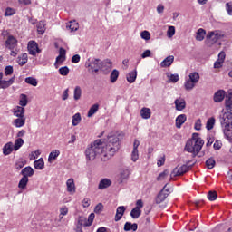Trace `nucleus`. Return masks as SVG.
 Returning <instances> with one entry per match:
<instances>
[{
	"instance_id": "1",
	"label": "nucleus",
	"mask_w": 232,
	"mask_h": 232,
	"mask_svg": "<svg viewBox=\"0 0 232 232\" xmlns=\"http://www.w3.org/2000/svg\"><path fill=\"white\" fill-rule=\"evenodd\" d=\"M121 149V140L117 135H111L107 137V141L104 142L102 140H96L94 142L91 143L86 150L85 157L87 160H95L97 155L113 157L117 151Z\"/></svg>"
},
{
	"instance_id": "2",
	"label": "nucleus",
	"mask_w": 232,
	"mask_h": 232,
	"mask_svg": "<svg viewBox=\"0 0 232 232\" xmlns=\"http://www.w3.org/2000/svg\"><path fill=\"white\" fill-rule=\"evenodd\" d=\"M106 63L102 62L101 59H88L85 62V68L89 72V73H97L99 70H104L106 68Z\"/></svg>"
},
{
	"instance_id": "3",
	"label": "nucleus",
	"mask_w": 232,
	"mask_h": 232,
	"mask_svg": "<svg viewBox=\"0 0 232 232\" xmlns=\"http://www.w3.org/2000/svg\"><path fill=\"white\" fill-rule=\"evenodd\" d=\"M204 146V140H197L196 141L188 140L185 145V150L188 153H192L194 157H197L198 153H200Z\"/></svg>"
},
{
	"instance_id": "4",
	"label": "nucleus",
	"mask_w": 232,
	"mask_h": 232,
	"mask_svg": "<svg viewBox=\"0 0 232 232\" xmlns=\"http://www.w3.org/2000/svg\"><path fill=\"white\" fill-rule=\"evenodd\" d=\"M191 161L187 162L186 164L180 166L179 169L175 168L171 174H170V179H173V177H180L182 175H184L185 173H188V171H189V169H191V168H193V166H195V163L191 164Z\"/></svg>"
},
{
	"instance_id": "5",
	"label": "nucleus",
	"mask_w": 232,
	"mask_h": 232,
	"mask_svg": "<svg viewBox=\"0 0 232 232\" xmlns=\"http://www.w3.org/2000/svg\"><path fill=\"white\" fill-rule=\"evenodd\" d=\"M218 39H220V34H215V32H209L207 34V38H206V43L207 44H209V43H211V44H215V43H217V41H218Z\"/></svg>"
},
{
	"instance_id": "6",
	"label": "nucleus",
	"mask_w": 232,
	"mask_h": 232,
	"mask_svg": "<svg viewBox=\"0 0 232 232\" xmlns=\"http://www.w3.org/2000/svg\"><path fill=\"white\" fill-rule=\"evenodd\" d=\"M28 52L30 55H35V53H39L41 50H39V46L37 45V43L35 41H30L28 43Z\"/></svg>"
},
{
	"instance_id": "7",
	"label": "nucleus",
	"mask_w": 232,
	"mask_h": 232,
	"mask_svg": "<svg viewBox=\"0 0 232 232\" xmlns=\"http://www.w3.org/2000/svg\"><path fill=\"white\" fill-rule=\"evenodd\" d=\"M20 175L25 179H29L33 175H35V170H34V168L27 166L24 169H22Z\"/></svg>"
},
{
	"instance_id": "8",
	"label": "nucleus",
	"mask_w": 232,
	"mask_h": 232,
	"mask_svg": "<svg viewBox=\"0 0 232 232\" xmlns=\"http://www.w3.org/2000/svg\"><path fill=\"white\" fill-rule=\"evenodd\" d=\"M14 82H15V75L11 77L7 81L6 80L0 81V88H2V90H6V88H10V86H12V84H14Z\"/></svg>"
},
{
	"instance_id": "9",
	"label": "nucleus",
	"mask_w": 232,
	"mask_h": 232,
	"mask_svg": "<svg viewBox=\"0 0 232 232\" xmlns=\"http://www.w3.org/2000/svg\"><path fill=\"white\" fill-rule=\"evenodd\" d=\"M174 104L176 106L177 111H182V110H186V100L183 98H178L174 101Z\"/></svg>"
},
{
	"instance_id": "10",
	"label": "nucleus",
	"mask_w": 232,
	"mask_h": 232,
	"mask_svg": "<svg viewBox=\"0 0 232 232\" xmlns=\"http://www.w3.org/2000/svg\"><path fill=\"white\" fill-rule=\"evenodd\" d=\"M226 98V91L224 90H218L214 93V102H222L224 99Z\"/></svg>"
},
{
	"instance_id": "11",
	"label": "nucleus",
	"mask_w": 232,
	"mask_h": 232,
	"mask_svg": "<svg viewBox=\"0 0 232 232\" xmlns=\"http://www.w3.org/2000/svg\"><path fill=\"white\" fill-rule=\"evenodd\" d=\"M125 212H126V207L124 206L118 207L116 209V215L114 217L115 222H119V220H121V218H122V217L124 216Z\"/></svg>"
},
{
	"instance_id": "12",
	"label": "nucleus",
	"mask_w": 232,
	"mask_h": 232,
	"mask_svg": "<svg viewBox=\"0 0 232 232\" xmlns=\"http://www.w3.org/2000/svg\"><path fill=\"white\" fill-rule=\"evenodd\" d=\"M5 44L9 50H14V46H17V39H15V37L13 35H9L5 41Z\"/></svg>"
},
{
	"instance_id": "13",
	"label": "nucleus",
	"mask_w": 232,
	"mask_h": 232,
	"mask_svg": "<svg viewBox=\"0 0 232 232\" xmlns=\"http://www.w3.org/2000/svg\"><path fill=\"white\" fill-rule=\"evenodd\" d=\"M111 186V179L105 178L99 182L98 189H106Z\"/></svg>"
},
{
	"instance_id": "14",
	"label": "nucleus",
	"mask_w": 232,
	"mask_h": 232,
	"mask_svg": "<svg viewBox=\"0 0 232 232\" xmlns=\"http://www.w3.org/2000/svg\"><path fill=\"white\" fill-rule=\"evenodd\" d=\"M225 104L227 106V110H228L229 111H232V89H229L227 91V95Z\"/></svg>"
},
{
	"instance_id": "15",
	"label": "nucleus",
	"mask_w": 232,
	"mask_h": 232,
	"mask_svg": "<svg viewBox=\"0 0 232 232\" xmlns=\"http://www.w3.org/2000/svg\"><path fill=\"white\" fill-rule=\"evenodd\" d=\"M25 111H26V110L24 109V107L16 106L14 109V117H17V118H24Z\"/></svg>"
},
{
	"instance_id": "16",
	"label": "nucleus",
	"mask_w": 232,
	"mask_h": 232,
	"mask_svg": "<svg viewBox=\"0 0 232 232\" xmlns=\"http://www.w3.org/2000/svg\"><path fill=\"white\" fill-rule=\"evenodd\" d=\"M188 121L186 114H180L176 118V128H182V124Z\"/></svg>"
},
{
	"instance_id": "17",
	"label": "nucleus",
	"mask_w": 232,
	"mask_h": 232,
	"mask_svg": "<svg viewBox=\"0 0 232 232\" xmlns=\"http://www.w3.org/2000/svg\"><path fill=\"white\" fill-rule=\"evenodd\" d=\"M26 124V117L17 118L13 121V126L15 128H23Z\"/></svg>"
},
{
	"instance_id": "18",
	"label": "nucleus",
	"mask_w": 232,
	"mask_h": 232,
	"mask_svg": "<svg viewBox=\"0 0 232 232\" xmlns=\"http://www.w3.org/2000/svg\"><path fill=\"white\" fill-rule=\"evenodd\" d=\"M123 229L124 231H137L139 225L137 223L126 222Z\"/></svg>"
},
{
	"instance_id": "19",
	"label": "nucleus",
	"mask_w": 232,
	"mask_h": 232,
	"mask_svg": "<svg viewBox=\"0 0 232 232\" xmlns=\"http://www.w3.org/2000/svg\"><path fill=\"white\" fill-rule=\"evenodd\" d=\"M14 151V143L12 142H7L4 147H3V153L4 155H10Z\"/></svg>"
},
{
	"instance_id": "20",
	"label": "nucleus",
	"mask_w": 232,
	"mask_h": 232,
	"mask_svg": "<svg viewBox=\"0 0 232 232\" xmlns=\"http://www.w3.org/2000/svg\"><path fill=\"white\" fill-rule=\"evenodd\" d=\"M126 79L130 84H133V82L137 81V70L135 69L134 71H130L127 74Z\"/></svg>"
},
{
	"instance_id": "21",
	"label": "nucleus",
	"mask_w": 232,
	"mask_h": 232,
	"mask_svg": "<svg viewBox=\"0 0 232 232\" xmlns=\"http://www.w3.org/2000/svg\"><path fill=\"white\" fill-rule=\"evenodd\" d=\"M66 29L70 30L71 32H77L79 30V23L73 20L67 24Z\"/></svg>"
},
{
	"instance_id": "22",
	"label": "nucleus",
	"mask_w": 232,
	"mask_h": 232,
	"mask_svg": "<svg viewBox=\"0 0 232 232\" xmlns=\"http://www.w3.org/2000/svg\"><path fill=\"white\" fill-rule=\"evenodd\" d=\"M66 186H67V191L69 193H75V181L73 180V179H69L66 181Z\"/></svg>"
},
{
	"instance_id": "23",
	"label": "nucleus",
	"mask_w": 232,
	"mask_h": 232,
	"mask_svg": "<svg viewBox=\"0 0 232 232\" xmlns=\"http://www.w3.org/2000/svg\"><path fill=\"white\" fill-rule=\"evenodd\" d=\"M34 166L35 169H39V170L44 169V159L40 158V159L34 160Z\"/></svg>"
},
{
	"instance_id": "24",
	"label": "nucleus",
	"mask_w": 232,
	"mask_h": 232,
	"mask_svg": "<svg viewBox=\"0 0 232 232\" xmlns=\"http://www.w3.org/2000/svg\"><path fill=\"white\" fill-rule=\"evenodd\" d=\"M24 166H26V160L20 159L14 163V169H16V171H21Z\"/></svg>"
},
{
	"instance_id": "25",
	"label": "nucleus",
	"mask_w": 232,
	"mask_h": 232,
	"mask_svg": "<svg viewBox=\"0 0 232 232\" xmlns=\"http://www.w3.org/2000/svg\"><path fill=\"white\" fill-rule=\"evenodd\" d=\"M36 26H37V33L39 35H43V34L46 32V23H44V21H40Z\"/></svg>"
},
{
	"instance_id": "26",
	"label": "nucleus",
	"mask_w": 232,
	"mask_h": 232,
	"mask_svg": "<svg viewBox=\"0 0 232 232\" xmlns=\"http://www.w3.org/2000/svg\"><path fill=\"white\" fill-rule=\"evenodd\" d=\"M188 81H191L192 82L197 84V82L200 81V74H198V72H190L188 75Z\"/></svg>"
},
{
	"instance_id": "27",
	"label": "nucleus",
	"mask_w": 232,
	"mask_h": 232,
	"mask_svg": "<svg viewBox=\"0 0 232 232\" xmlns=\"http://www.w3.org/2000/svg\"><path fill=\"white\" fill-rule=\"evenodd\" d=\"M140 116L142 119H150L151 117V110L150 108L143 107L140 110Z\"/></svg>"
},
{
	"instance_id": "28",
	"label": "nucleus",
	"mask_w": 232,
	"mask_h": 232,
	"mask_svg": "<svg viewBox=\"0 0 232 232\" xmlns=\"http://www.w3.org/2000/svg\"><path fill=\"white\" fill-rule=\"evenodd\" d=\"M166 198H168V194H165L164 192H162V190H160L156 197V204H162V202H164Z\"/></svg>"
},
{
	"instance_id": "29",
	"label": "nucleus",
	"mask_w": 232,
	"mask_h": 232,
	"mask_svg": "<svg viewBox=\"0 0 232 232\" xmlns=\"http://www.w3.org/2000/svg\"><path fill=\"white\" fill-rule=\"evenodd\" d=\"M29 180H30V179L24 178V177L22 176V178H21V179L19 180V183H18L19 189H26V186H28Z\"/></svg>"
},
{
	"instance_id": "30",
	"label": "nucleus",
	"mask_w": 232,
	"mask_h": 232,
	"mask_svg": "<svg viewBox=\"0 0 232 232\" xmlns=\"http://www.w3.org/2000/svg\"><path fill=\"white\" fill-rule=\"evenodd\" d=\"M61 155V151L59 150H54L52 152H50L48 157V162H53Z\"/></svg>"
},
{
	"instance_id": "31",
	"label": "nucleus",
	"mask_w": 232,
	"mask_h": 232,
	"mask_svg": "<svg viewBox=\"0 0 232 232\" xmlns=\"http://www.w3.org/2000/svg\"><path fill=\"white\" fill-rule=\"evenodd\" d=\"M78 226H83V227H90V225L88 223V219L86 218V217L84 216H80L78 218V223H77Z\"/></svg>"
},
{
	"instance_id": "32",
	"label": "nucleus",
	"mask_w": 232,
	"mask_h": 232,
	"mask_svg": "<svg viewBox=\"0 0 232 232\" xmlns=\"http://www.w3.org/2000/svg\"><path fill=\"white\" fill-rule=\"evenodd\" d=\"M99 111V104H93L88 111L87 117H93Z\"/></svg>"
},
{
	"instance_id": "33",
	"label": "nucleus",
	"mask_w": 232,
	"mask_h": 232,
	"mask_svg": "<svg viewBox=\"0 0 232 232\" xmlns=\"http://www.w3.org/2000/svg\"><path fill=\"white\" fill-rule=\"evenodd\" d=\"M204 37H206V30L199 28L197 31L196 41H204Z\"/></svg>"
},
{
	"instance_id": "34",
	"label": "nucleus",
	"mask_w": 232,
	"mask_h": 232,
	"mask_svg": "<svg viewBox=\"0 0 232 232\" xmlns=\"http://www.w3.org/2000/svg\"><path fill=\"white\" fill-rule=\"evenodd\" d=\"M118 79H119V70L114 69V70H112V72H111V75H110L111 82L113 84V83L117 82Z\"/></svg>"
},
{
	"instance_id": "35",
	"label": "nucleus",
	"mask_w": 232,
	"mask_h": 232,
	"mask_svg": "<svg viewBox=\"0 0 232 232\" xmlns=\"http://www.w3.org/2000/svg\"><path fill=\"white\" fill-rule=\"evenodd\" d=\"M82 95V89H81V86H76L74 88V92H73L74 101H79Z\"/></svg>"
},
{
	"instance_id": "36",
	"label": "nucleus",
	"mask_w": 232,
	"mask_h": 232,
	"mask_svg": "<svg viewBox=\"0 0 232 232\" xmlns=\"http://www.w3.org/2000/svg\"><path fill=\"white\" fill-rule=\"evenodd\" d=\"M20 107L24 108L28 105V96L26 94H21L20 95V101H19Z\"/></svg>"
},
{
	"instance_id": "37",
	"label": "nucleus",
	"mask_w": 232,
	"mask_h": 232,
	"mask_svg": "<svg viewBox=\"0 0 232 232\" xmlns=\"http://www.w3.org/2000/svg\"><path fill=\"white\" fill-rule=\"evenodd\" d=\"M81 121H82L81 113L77 112L72 118V126H79Z\"/></svg>"
},
{
	"instance_id": "38",
	"label": "nucleus",
	"mask_w": 232,
	"mask_h": 232,
	"mask_svg": "<svg viewBox=\"0 0 232 232\" xmlns=\"http://www.w3.org/2000/svg\"><path fill=\"white\" fill-rule=\"evenodd\" d=\"M215 122H216L215 117H211L207 121L206 128L208 131L213 130V128H215Z\"/></svg>"
},
{
	"instance_id": "39",
	"label": "nucleus",
	"mask_w": 232,
	"mask_h": 232,
	"mask_svg": "<svg viewBox=\"0 0 232 232\" xmlns=\"http://www.w3.org/2000/svg\"><path fill=\"white\" fill-rule=\"evenodd\" d=\"M142 215V210L139 209V208H134L130 211V217L131 218H139Z\"/></svg>"
},
{
	"instance_id": "40",
	"label": "nucleus",
	"mask_w": 232,
	"mask_h": 232,
	"mask_svg": "<svg viewBox=\"0 0 232 232\" xmlns=\"http://www.w3.org/2000/svg\"><path fill=\"white\" fill-rule=\"evenodd\" d=\"M24 144V140H23V138L16 139L14 140V150L17 151Z\"/></svg>"
},
{
	"instance_id": "41",
	"label": "nucleus",
	"mask_w": 232,
	"mask_h": 232,
	"mask_svg": "<svg viewBox=\"0 0 232 232\" xmlns=\"http://www.w3.org/2000/svg\"><path fill=\"white\" fill-rule=\"evenodd\" d=\"M216 164H217V161H215V158L213 157L206 160V166L208 169H213Z\"/></svg>"
},
{
	"instance_id": "42",
	"label": "nucleus",
	"mask_w": 232,
	"mask_h": 232,
	"mask_svg": "<svg viewBox=\"0 0 232 232\" xmlns=\"http://www.w3.org/2000/svg\"><path fill=\"white\" fill-rule=\"evenodd\" d=\"M196 84L197 83L193 82L191 80H186L184 83L185 90H187V92H189L195 88Z\"/></svg>"
},
{
	"instance_id": "43",
	"label": "nucleus",
	"mask_w": 232,
	"mask_h": 232,
	"mask_svg": "<svg viewBox=\"0 0 232 232\" xmlns=\"http://www.w3.org/2000/svg\"><path fill=\"white\" fill-rule=\"evenodd\" d=\"M173 59H164L161 63H160V66L161 68H169V66H171V64H173Z\"/></svg>"
},
{
	"instance_id": "44",
	"label": "nucleus",
	"mask_w": 232,
	"mask_h": 232,
	"mask_svg": "<svg viewBox=\"0 0 232 232\" xmlns=\"http://www.w3.org/2000/svg\"><path fill=\"white\" fill-rule=\"evenodd\" d=\"M208 198L213 202L215 200H217L218 197V194H217V191H213V190H210L208 193Z\"/></svg>"
},
{
	"instance_id": "45",
	"label": "nucleus",
	"mask_w": 232,
	"mask_h": 232,
	"mask_svg": "<svg viewBox=\"0 0 232 232\" xmlns=\"http://www.w3.org/2000/svg\"><path fill=\"white\" fill-rule=\"evenodd\" d=\"M130 177V171L129 170H123L120 174V182L122 183L124 180H126Z\"/></svg>"
},
{
	"instance_id": "46",
	"label": "nucleus",
	"mask_w": 232,
	"mask_h": 232,
	"mask_svg": "<svg viewBox=\"0 0 232 232\" xmlns=\"http://www.w3.org/2000/svg\"><path fill=\"white\" fill-rule=\"evenodd\" d=\"M25 82H26V84H30L31 86H37V84H38L37 79H35L34 77L25 78Z\"/></svg>"
},
{
	"instance_id": "47",
	"label": "nucleus",
	"mask_w": 232,
	"mask_h": 232,
	"mask_svg": "<svg viewBox=\"0 0 232 232\" xmlns=\"http://www.w3.org/2000/svg\"><path fill=\"white\" fill-rule=\"evenodd\" d=\"M169 77V80L167 81V82H173V84H175L176 82H179V75L176 73V74H171L170 76H168Z\"/></svg>"
},
{
	"instance_id": "48",
	"label": "nucleus",
	"mask_w": 232,
	"mask_h": 232,
	"mask_svg": "<svg viewBox=\"0 0 232 232\" xmlns=\"http://www.w3.org/2000/svg\"><path fill=\"white\" fill-rule=\"evenodd\" d=\"M168 175H169V171L168 169L164 170L163 172L160 173L159 176L157 177V180H164Z\"/></svg>"
},
{
	"instance_id": "49",
	"label": "nucleus",
	"mask_w": 232,
	"mask_h": 232,
	"mask_svg": "<svg viewBox=\"0 0 232 232\" xmlns=\"http://www.w3.org/2000/svg\"><path fill=\"white\" fill-rule=\"evenodd\" d=\"M15 14V10L12 7H7L5 12V17H12V15Z\"/></svg>"
},
{
	"instance_id": "50",
	"label": "nucleus",
	"mask_w": 232,
	"mask_h": 232,
	"mask_svg": "<svg viewBox=\"0 0 232 232\" xmlns=\"http://www.w3.org/2000/svg\"><path fill=\"white\" fill-rule=\"evenodd\" d=\"M59 73H60V75L66 76V75H68V73H70V69L68 68V66L61 67L59 69Z\"/></svg>"
},
{
	"instance_id": "51",
	"label": "nucleus",
	"mask_w": 232,
	"mask_h": 232,
	"mask_svg": "<svg viewBox=\"0 0 232 232\" xmlns=\"http://www.w3.org/2000/svg\"><path fill=\"white\" fill-rule=\"evenodd\" d=\"M104 209V205L102 203H99L98 205L95 206L94 208V213L97 215L102 213V210Z\"/></svg>"
},
{
	"instance_id": "52",
	"label": "nucleus",
	"mask_w": 232,
	"mask_h": 232,
	"mask_svg": "<svg viewBox=\"0 0 232 232\" xmlns=\"http://www.w3.org/2000/svg\"><path fill=\"white\" fill-rule=\"evenodd\" d=\"M56 59H66V50L63 47L59 49V55Z\"/></svg>"
},
{
	"instance_id": "53",
	"label": "nucleus",
	"mask_w": 232,
	"mask_h": 232,
	"mask_svg": "<svg viewBox=\"0 0 232 232\" xmlns=\"http://www.w3.org/2000/svg\"><path fill=\"white\" fill-rule=\"evenodd\" d=\"M5 75L8 76V75H12V73H14V67L12 65H7L5 68Z\"/></svg>"
},
{
	"instance_id": "54",
	"label": "nucleus",
	"mask_w": 232,
	"mask_h": 232,
	"mask_svg": "<svg viewBox=\"0 0 232 232\" xmlns=\"http://www.w3.org/2000/svg\"><path fill=\"white\" fill-rule=\"evenodd\" d=\"M167 35L169 38H171L173 35H175V26H169Z\"/></svg>"
},
{
	"instance_id": "55",
	"label": "nucleus",
	"mask_w": 232,
	"mask_h": 232,
	"mask_svg": "<svg viewBox=\"0 0 232 232\" xmlns=\"http://www.w3.org/2000/svg\"><path fill=\"white\" fill-rule=\"evenodd\" d=\"M222 66H224V59H218L214 63V68L216 69L222 68Z\"/></svg>"
},
{
	"instance_id": "56",
	"label": "nucleus",
	"mask_w": 232,
	"mask_h": 232,
	"mask_svg": "<svg viewBox=\"0 0 232 232\" xmlns=\"http://www.w3.org/2000/svg\"><path fill=\"white\" fill-rule=\"evenodd\" d=\"M141 39H144L145 41H150V39H151V34H150V32L148 31H142Z\"/></svg>"
},
{
	"instance_id": "57",
	"label": "nucleus",
	"mask_w": 232,
	"mask_h": 232,
	"mask_svg": "<svg viewBox=\"0 0 232 232\" xmlns=\"http://www.w3.org/2000/svg\"><path fill=\"white\" fill-rule=\"evenodd\" d=\"M131 160L133 162H137V160H139V150H132Z\"/></svg>"
},
{
	"instance_id": "58",
	"label": "nucleus",
	"mask_w": 232,
	"mask_h": 232,
	"mask_svg": "<svg viewBox=\"0 0 232 232\" xmlns=\"http://www.w3.org/2000/svg\"><path fill=\"white\" fill-rule=\"evenodd\" d=\"M194 128L197 131H200V130H202V121L200 119L196 121Z\"/></svg>"
},
{
	"instance_id": "59",
	"label": "nucleus",
	"mask_w": 232,
	"mask_h": 232,
	"mask_svg": "<svg viewBox=\"0 0 232 232\" xmlns=\"http://www.w3.org/2000/svg\"><path fill=\"white\" fill-rule=\"evenodd\" d=\"M213 142H215V137H213V136H208V137H207V143H206V146H207V147H209V146H211V144H213Z\"/></svg>"
},
{
	"instance_id": "60",
	"label": "nucleus",
	"mask_w": 232,
	"mask_h": 232,
	"mask_svg": "<svg viewBox=\"0 0 232 232\" xmlns=\"http://www.w3.org/2000/svg\"><path fill=\"white\" fill-rule=\"evenodd\" d=\"M93 220H95V214L91 213L87 219V223L89 224V226H92V224H93Z\"/></svg>"
},
{
	"instance_id": "61",
	"label": "nucleus",
	"mask_w": 232,
	"mask_h": 232,
	"mask_svg": "<svg viewBox=\"0 0 232 232\" xmlns=\"http://www.w3.org/2000/svg\"><path fill=\"white\" fill-rule=\"evenodd\" d=\"M226 10L228 15H232V2H228L226 4Z\"/></svg>"
},
{
	"instance_id": "62",
	"label": "nucleus",
	"mask_w": 232,
	"mask_h": 232,
	"mask_svg": "<svg viewBox=\"0 0 232 232\" xmlns=\"http://www.w3.org/2000/svg\"><path fill=\"white\" fill-rule=\"evenodd\" d=\"M90 204H91V201H90V198H85L82 201V205L83 208H90Z\"/></svg>"
},
{
	"instance_id": "63",
	"label": "nucleus",
	"mask_w": 232,
	"mask_h": 232,
	"mask_svg": "<svg viewBox=\"0 0 232 232\" xmlns=\"http://www.w3.org/2000/svg\"><path fill=\"white\" fill-rule=\"evenodd\" d=\"M60 215H62V217H66V215H68L67 207H63L60 208Z\"/></svg>"
},
{
	"instance_id": "64",
	"label": "nucleus",
	"mask_w": 232,
	"mask_h": 232,
	"mask_svg": "<svg viewBox=\"0 0 232 232\" xmlns=\"http://www.w3.org/2000/svg\"><path fill=\"white\" fill-rule=\"evenodd\" d=\"M142 59H146V57H153L151 55V51L150 50H146L144 53L141 54Z\"/></svg>"
}]
</instances>
